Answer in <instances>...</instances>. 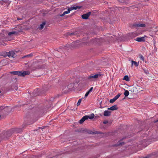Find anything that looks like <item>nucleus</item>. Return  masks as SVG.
I'll use <instances>...</instances> for the list:
<instances>
[{"mask_svg":"<svg viewBox=\"0 0 158 158\" xmlns=\"http://www.w3.org/2000/svg\"><path fill=\"white\" fill-rule=\"evenodd\" d=\"M131 66H133V65H135L137 67L139 65V63H137L136 61H135L133 60H132L131 61Z\"/></svg>","mask_w":158,"mask_h":158,"instance_id":"14","label":"nucleus"},{"mask_svg":"<svg viewBox=\"0 0 158 158\" xmlns=\"http://www.w3.org/2000/svg\"><path fill=\"white\" fill-rule=\"evenodd\" d=\"M129 93L128 90H125V92L124 93V94L125 95V97H127L129 95Z\"/></svg>","mask_w":158,"mask_h":158,"instance_id":"17","label":"nucleus"},{"mask_svg":"<svg viewBox=\"0 0 158 158\" xmlns=\"http://www.w3.org/2000/svg\"><path fill=\"white\" fill-rule=\"evenodd\" d=\"M71 10H77L78 8H80V7L79 6H73L70 8Z\"/></svg>","mask_w":158,"mask_h":158,"instance_id":"19","label":"nucleus"},{"mask_svg":"<svg viewBox=\"0 0 158 158\" xmlns=\"http://www.w3.org/2000/svg\"><path fill=\"white\" fill-rule=\"evenodd\" d=\"M71 11V10H70V8H68V9L67 11H64L62 14L60 15V16L61 17L69 13Z\"/></svg>","mask_w":158,"mask_h":158,"instance_id":"10","label":"nucleus"},{"mask_svg":"<svg viewBox=\"0 0 158 158\" xmlns=\"http://www.w3.org/2000/svg\"><path fill=\"white\" fill-rule=\"evenodd\" d=\"M87 117L86 116H83L82 118L80 120L79 123H82L86 120L87 119Z\"/></svg>","mask_w":158,"mask_h":158,"instance_id":"11","label":"nucleus"},{"mask_svg":"<svg viewBox=\"0 0 158 158\" xmlns=\"http://www.w3.org/2000/svg\"><path fill=\"white\" fill-rule=\"evenodd\" d=\"M74 86V84L73 83H71L70 84L68 85V87L69 88H71L73 87Z\"/></svg>","mask_w":158,"mask_h":158,"instance_id":"22","label":"nucleus"},{"mask_svg":"<svg viewBox=\"0 0 158 158\" xmlns=\"http://www.w3.org/2000/svg\"><path fill=\"white\" fill-rule=\"evenodd\" d=\"M73 33H71V35H73Z\"/></svg>","mask_w":158,"mask_h":158,"instance_id":"32","label":"nucleus"},{"mask_svg":"<svg viewBox=\"0 0 158 158\" xmlns=\"http://www.w3.org/2000/svg\"><path fill=\"white\" fill-rule=\"evenodd\" d=\"M91 12H89L86 14L83 15L82 18L84 19H87L90 15Z\"/></svg>","mask_w":158,"mask_h":158,"instance_id":"4","label":"nucleus"},{"mask_svg":"<svg viewBox=\"0 0 158 158\" xmlns=\"http://www.w3.org/2000/svg\"><path fill=\"white\" fill-rule=\"evenodd\" d=\"M29 56V55H27V56H24V57H25L26 56Z\"/></svg>","mask_w":158,"mask_h":158,"instance_id":"29","label":"nucleus"},{"mask_svg":"<svg viewBox=\"0 0 158 158\" xmlns=\"http://www.w3.org/2000/svg\"><path fill=\"white\" fill-rule=\"evenodd\" d=\"M86 116L87 117V119H88L89 118L91 119L93 118L94 117V114L92 113V114H91L89 115H86Z\"/></svg>","mask_w":158,"mask_h":158,"instance_id":"15","label":"nucleus"},{"mask_svg":"<svg viewBox=\"0 0 158 158\" xmlns=\"http://www.w3.org/2000/svg\"><path fill=\"white\" fill-rule=\"evenodd\" d=\"M145 26V24L143 23L135 24L134 25V26L136 27H144Z\"/></svg>","mask_w":158,"mask_h":158,"instance_id":"6","label":"nucleus"},{"mask_svg":"<svg viewBox=\"0 0 158 158\" xmlns=\"http://www.w3.org/2000/svg\"><path fill=\"white\" fill-rule=\"evenodd\" d=\"M0 2L2 4H3V2L5 3L8 4H9L10 2L9 0H4L0 1Z\"/></svg>","mask_w":158,"mask_h":158,"instance_id":"13","label":"nucleus"},{"mask_svg":"<svg viewBox=\"0 0 158 158\" xmlns=\"http://www.w3.org/2000/svg\"><path fill=\"white\" fill-rule=\"evenodd\" d=\"M45 24V22H44L42 24H41L40 25V27H39V29L40 30H41V29H43Z\"/></svg>","mask_w":158,"mask_h":158,"instance_id":"16","label":"nucleus"},{"mask_svg":"<svg viewBox=\"0 0 158 158\" xmlns=\"http://www.w3.org/2000/svg\"><path fill=\"white\" fill-rule=\"evenodd\" d=\"M140 58L143 61L144 60V57L143 56L141 55L140 56Z\"/></svg>","mask_w":158,"mask_h":158,"instance_id":"25","label":"nucleus"},{"mask_svg":"<svg viewBox=\"0 0 158 158\" xmlns=\"http://www.w3.org/2000/svg\"><path fill=\"white\" fill-rule=\"evenodd\" d=\"M111 114V112L108 110H105L104 111L103 115L105 116H109Z\"/></svg>","mask_w":158,"mask_h":158,"instance_id":"8","label":"nucleus"},{"mask_svg":"<svg viewBox=\"0 0 158 158\" xmlns=\"http://www.w3.org/2000/svg\"><path fill=\"white\" fill-rule=\"evenodd\" d=\"M116 100L113 98V99H112L110 100V103H113Z\"/></svg>","mask_w":158,"mask_h":158,"instance_id":"23","label":"nucleus"},{"mask_svg":"<svg viewBox=\"0 0 158 158\" xmlns=\"http://www.w3.org/2000/svg\"><path fill=\"white\" fill-rule=\"evenodd\" d=\"M4 109H5V110H6V111L9 112L11 111V109L10 108H9L8 107H6L5 108H4L3 106H1L0 107V110H2Z\"/></svg>","mask_w":158,"mask_h":158,"instance_id":"9","label":"nucleus"},{"mask_svg":"<svg viewBox=\"0 0 158 158\" xmlns=\"http://www.w3.org/2000/svg\"><path fill=\"white\" fill-rule=\"evenodd\" d=\"M21 19H19V18H18V20H20Z\"/></svg>","mask_w":158,"mask_h":158,"instance_id":"30","label":"nucleus"},{"mask_svg":"<svg viewBox=\"0 0 158 158\" xmlns=\"http://www.w3.org/2000/svg\"><path fill=\"white\" fill-rule=\"evenodd\" d=\"M17 33V32L16 31H13L12 32H9L8 33V34L9 35H12L15 34Z\"/></svg>","mask_w":158,"mask_h":158,"instance_id":"18","label":"nucleus"},{"mask_svg":"<svg viewBox=\"0 0 158 158\" xmlns=\"http://www.w3.org/2000/svg\"><path fill=\"white\" fill-rule=\"evenodd\" d=\"M124 143L123 142H119V143L118 144V145H122Z\"/></svg>","mask_w":158,"mask_h":158,"instance_id":"26","label":"nucleus"},{"mask_svg":"<svg viewBox=\"0 0 158 158\" xmlns=\"http://www.w3.org/2000/svg\"><path fill=\"white\" fill-rule=\"evenodd\" d=\"M123 79L127 81H129V77H128V76L127 75L124 76Z\"/></svg>","mask_w":158,"mask_h":158,"instance_id":"20","label":"nucleus"},{"mask_svg":"<svg viewBox=\"0 0 158 158\" xmlns=\"http://www.w3.org/2000/svg\"><path fill=\"white\" fill-rule=\"evenodd\" d=\"M135 40L138 42H143L145 41V39L143 37H137L135 39Z\"/></svg>","mask_w":158,"mask_h":158,"instance_id":"5","label":"nucleus"},{"mask_svg":"<svg viewBox=\"0 0 158 158\" xmlns=\"http://www.w3.org/2000/svg\"><path fill=\"white\" fill-rule=\"evenodd\" d=\"M81 99H80L78 100V102L77 103V106H78L80 105V104L81 102Z\"/></svg>","mask_w":158,"mask_h":158,"instance_id":"24","label":"nucleus"},{"mask_svg":"<svg viewBox=\"0 0 158 158\" xmlns=\"http://www.w3.org/2000/svg\"><path fill=\"white\" fill-rule=\"evenodd\" d=\"M12 73L14 75H17L19 76L24 77L26 75L30 74V73L29 71H24L22 72L20 71H15L12 72Z\"/></svg>","mask_w":158,"mask_h":158,"instance_id":"1","label":"nucleus"},{"mask_svg":"<svg viewBox=\"0 0 158 158\" xmlns=\"http://www.w3.org/2000/svg\"><path fill=\"white\" fill-rule=\"evenodd\" d=\"M157 121H158V120H157Z\"/></svg>","mask_w":158,"mask_h":158,"instance_id":"33","label":"nucleus"},{"mask_svg":"<svg viewBox=\"0 0 158 158\" xmlns=\"http://www.w3.org/2000/svg\"><path fill=\"white\" fill-rule=\"evenodd\" d=\"M7 56L9 57L15 58L16 56V55L13 51H10L8 53Z\"/></svg>","mask_w":158,"mask_h":158,"instance_id":"3","label":"nucleus"},{"mask_svg":"<svg viewBox=\"0 0 158 158\" xmlns=\"http://www.w3.org/2000/svg\"><path fill=\"white\" fill-rule=\"evenodd\" d=\"M108 123V121H105L103 122V123L104 124H106Z\"/></svg>","mask_w":158,"mask_h":158,"instance_id":"27","label":"nucleus"},{"mask_svg":"<svg viewBox=\"0 0 158 158\" xmlns=\"http://www.w3.org/2000/svg\"><path fill=\"white\" fill-rule=\"evenodd\" d=\"M118 109V107L116 105H114L110 108H108V110H117Z\"/></svg>","mask_w":158,"mask_h":158,"instance_id":"12","label":"nucleus"},{"mask_svg":"<svg viewBox=\"0 0 158 158\" xmlns=\"http://www.w3.org/2000/svg\"><path fill=\"white\" fill-rule=\"evenodd\" d=\"M1 92H2L0 90V93H1Z\"/></svg>","mask_w":158,"mask_h":158,"instance_id":"31","label":"nucleus"},{"mask_svg":"<svg viewBox=\"0 0 158 158\" xmlns=\"http://www.w3.org/2000/svg\"><path fill=\"white\" fill-rule=\"evenodd\" d=\"M93 89V87H91L89 89L85 94L84 98H86L88 95L92 91Z\"/></svg>","mask_w":158,"mask_h":158,"instance_id":"7","label":"nucleus"},{"mask_svg":"<svg viewBox=\"0 0 158 158\" xmlns=\"http://www.w3.org/2000/svg\"><path fill=\"white\" fill-rule=\"evenodd\" d=\"M100 75L98 74H97L95 75L92 74L88 77V79L90 81H94L96 80L99 76H100Z\"/></svg>","mask_w":158,"mask_h":158,"instance_id":"2","label":"nucleus"},{"mask_svg":"<svg viewBox=\"0 0 158 158\" xmlns=\"http://www.w3.org/2000/svg\"><path fill=\"white\" fill-rule=\"evenodd\" d=\"M73 45H74V43H72V45H71V46H73ZM73 47H74V46H73Z\"/></svg>","mask_w":158,"mask_h":158,"instance_id":"28","label":"nucleus"},{"mask_svg":"<svg viewBox=\"0 0 158 158\" xmlns=\"http://www.w3.org/2000/svg\"><path fill=\"white\" fill-rule=\"evenodd\" d=\"M121 94L119 93L116 95L115 97H114V98L116 100H117L120 96Z\"/></svg>","mask_w":158,"mask_h":158,"instance_id":"21","label":"nucleus"}]
</instances>
